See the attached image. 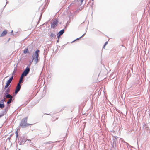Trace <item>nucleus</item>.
Returning <instances> with one entry per match:
<instances>
[{
  "instance_id": "nucleus-1",
  "label": "nucleus",
  "mask_w": 150,
  "mask_h": 150,
  "mask_svg": "<svg viewBox=\"0 0 150 150\" xmlns=\"http://www.w3.org/2000/svg\"><path fill=\"white\" fill-rule=\"evenodd\" d=\"M23 77L22 76H21L19 81V82L17 84V86L16 87V90L15 91V93L16 94L19 91L21 88V86L20 85V84L23 82Z\"/></svg>"
},
{
  "instance_id": "nucleus-2",
  "label": "nucleus",
  "mask_w": 150,
  "mask_h": 150,
  "mask_svg": "<svg viewBox=\"0 0 150 150\" xmlns=\"http://www.w3.org/2000/svg\"><path fill=\"white\" fill-rule=\"evenodd\" d=\"M40 51L38 50H37L35 52V54L34 56L33 55V60L35 59V60L36 62V64H37L39 60V53Z\"/></svg>"
},
{
  "instance_id": "nucleus-3",
  "label": "nucleus",
  "mask_w": 150,
  "mask_h": 150,
  "mask_svg": "<svg viewBox=\"0 0 150 150\" xmlns=\"http://www.w3.org/2000/svg\"><path fill=\"white\" fill-rule=\"evenodd\" d=\"M27 117H26L22 120L20 124V126L21 127H25L30 125V124L27 123Z\"/></svg>"
},
{
  "instance_id": "nucleus-4",
  "label": "nucleus",
  "mask_w": 150,
  "mask_h": 150,
  "mask_svg": "<svg viewBox=\"0 0 150 150\" xmlns=\"http://www.w3.org/2000/svg\"><path fill=\"white\" fill-rule=\"evenodd\" d=\"M30 71V69L27 68L22 73L21 76L23 77L26 76Z\"/></svg>"
},
{
  "instance_id": "nucleus-5",
  "label": "nucleus",
  "mask_w": 150,
  "mask_h": 150,
  "mask_svg": "<svg viewBox=\"0 0 150 150\" xmlns=\"http://www.w3.org/2000/svg\"><path fill=\"white\" fill-rule=\"evenodd\" d=\"M64 32V29H63L61 31H60L59 33H58L57 34V37L58 38V39H59V37L61 35H62L63 33Z\"/></svg>"
},
{
  "instance_id": "nucleus-6",
  "label": "nucleus",
  "mask_w": 150,
  "mask_h": 150,
  "mask_svg": "<svg viewBox=\"0 0 150 150\" xmlns=\"http://www.w3.org/2000/svg\"><path fill=\"white\" fill-rule=\"evenodd\" d=\"M7 33V31L6 30L4 31L0 35V37H3L6 35Z\"/></svg>"
},
{
  "instance_id": "nucleus-7",
  "label": "nucleus",
  "mask_w": 150,
  "mask_h": 150,
  "mask_svg": "<svg viewBox=\"0 0 150 150\" xmlns=\"http://www.w3.org/2000/svg\"><path fill=\"white\" fill-rule=\"evenodd\" d=\"M9 88H8L7 90H6V97L7 98H9V94H8L9 93V90L8 89Z\"/></svg>"
},
{
  "instance_id": "nucleus-8",
  "label": "nucleus",
  "mask_w": 150,
  "mask_h": 150,
  "mask_svg": "<svg viewBox=\"0 0 150 150\" xmlns=\"http://www.w3.org/2000/svg\"><path fill=\"white\" fill-rule=\"evenodd\" d=\"M9 85V80H8L6 83V85L5 86V89H6L8 87Z\"/></svg>"
},
{
  "instance_id": "nucleus-9",
  "label": "nucleus",
  "mask_w": 150,
  "mask_h": 150,
  "mask_svg": "<svg viewBox=\"0 0 150 150\" xmlns=\"http://www.w3.org/2000/svg\"><path fill=\"white\" fill-rule=\"evenodd\" d=\"M82 10V8H79L78 9L76 10V11L75 12V13H77L81 11Z\"/></svg>"
},
{
  "instance_id": "nucleus-10",
  "label": "nucleus",
  "mask_w": 150,
  "mask_h": 150,
  "mask_svg": "<svg viewBox=\"0 0 150 150\" xmlns=\"http://www.w3.org/2000/svg\"><path fill=\"white\" fill-rule=\"evenodd\" d=\"M28 52V48H25L24 51V53L26 54Z\"/></svg>"
},
{
  "instance_id": "nucleus-11",
  "label": "nucleus",
  "mask_w": 150,
  "mask_h": 150,
  "mask_svg": "<svg viewBox=\"0 0 150 150\" xmlns=\"http://www.w3.org/2000/svg\"><path fill=\"white\" fill-rule=\"evenodd\" d=\"M5 100H2L1 101H0V104H4V102Z\"/></svg>"
},
{
  "instance_id": "nucleus-12",
  "label": "nucleus",
  "mask_w": 150,
  "mask_h": 150,
  "mask_svg": "<svg viewBox=\"0 0 150 150\" xmlns=\"http://www.w3.org/2000/svg\"><path fill=\"white\" fill-rule=\"evenodd\" d=\"M4 107V104H0V108H3Z\"/></svg>"
},
{
  "instance_id": "nucleus-13",
  "label": "nucleus",
  "mask_w": 150,
  "mask_h": 150,
  "mask_svg": "<svg viewBox=\"0 0 150 150\" xmlns=\"http://www.w3.org/2000/svg\"><path fill=\"white\" fill-rule=\"evenodd\" d=\"M57 21H54L53 22V25L54 24V26L56 25H57Z\"/></svg>"
},
{
  "instance_id": "nucleus-14",
  "label": "nucleus",
  "mask_w": 150,
  "mask_h": 150,
  "mask_svg": "<svg viewBox=\"0 0 150 150\" xmlns=\"http://www.w3.org/2000/svg\"><path fill=\"white\" fill-rule=\"evenodd\" d=\"M13 30H12L11 31V33L12 34H13V35H15L16 34L17 32H15L14 33H13Z\"/></svg>"
},
{
  "instance_id": "nucleus-15",
  "label": "nucleus",
  "mask_w": 150,
  "mask_h": 150,
  "mask_svg": "<svg viewBox=\"0 0 150 150\" xmlns=\"http://www.w3.org/2000/svg\"><path fill=\"white\" fill-rule=\"evenodd\" d=\"M54 36V34L53 33H51L50 35V37H53Z\"/></svg>"
},
{
  "instance_id": "nucleus-16",
  "label": "nucleus",
  "mask_w": 150,
  "mask_h": 150,
  "mask_svg": "<svg viewBox=\"0 0 150 150\" xmlns=\"http://www.w3.org/2000/svg\"><path fill=\"white\" fill-rule=\"evenodd\" d=\"M10 103L11 102V100H12V96L11 95H10Z\"/></svg>"
},
{
  "instance_id": "nucleus-17",
  "label": "nucleus",
  "mask_w": 150,
  "mask_h": 150,
  "mask_svg": "<svg viewBox=\"0 0 150 150\" xmlns=\"http://www.w3.org/2000/svg\"><path fill=\"white\" fill-rule=\"evenodd\" d=\"M108 44V42H106L105 44L104 45V46H103V48H105V46H106V45H107V44Z\"/></svg>"
},
{
  "instance_id": "nucleus-18",
  "label": "nucleus",
  "mask_w": 150,
  "mask_h": 150,
  "mask_svg": "<svg viewBox=\"0 0 150 150\" xmlns=\"http://www.w3.org/2000/svg\"><path fill=\"white\" fill-rule=\"evenodd\" d=\"M13 76L11 77L10 78V83L11 82V81H12V80L13 79Z\"/></svg>"
},
{
  "instance_id": "nucleus-19",
  "label": "nucleus",
  "mask_w": 150,
  "mask_h": 150,
  "mask_svg": "<svg viewBox=\"0 0 150 150\" xmlns=\"http://www.w3.org/2000/svg\"><path fill=\"white\" fill-rule=\"evenodd\" d=\"M16 136L17 137H18V132H17V131H16Z\"/></svg>"
},
{
  "instance_id": "nucleus-20",
  "label": "nucleus",
  "mask_w": 150,
  "mask_h": 150,
  "mask_svg": "<svg viewBox=\"0 0 150 150\" xmlns=\"http://www.w3.org/2000/svg\"><path fill=\"white\" fill-rule=\"evenodd\" d=\"M7 103L8 104H9V99L8 101L7 102Z\"/></svg>"
},
{
  "instance_id": "nucleus-21",
  "label": "nucleus",
  "mask_w": 150,
  "mask_h": 150,
  "mask_svg": "<svg viewBox=\"0 0 150 150\" xmlns=\"http://www.w3.org/2000/svg\"><path fill=\"white\" fill-rule=\"evenodd\" d=\"M80 1H81V2L82 3L83 1V0H80Z\"/></svg>"
},
{
  "instance_id": "nucleus-22",
  "label": "nucleus",
  "mask_w": 150,
  "mask_h": 150,
  "mask_svg": "<svg viewBox=\"0 0 150 150\" xmlns=\"http://www.w3.org/2000/svg\"><path fill=\"white\" fill-rule=\"evenodd\" d=\"M85 34H84L81 37H82Z\"/></svg>"
},
{
  "instance_id": "nucleus-23",
  "label": "nucleus",
  "mask_w": 150,
  "mask_h": 150,
  "mask_svg": "<svg viewBox=\"0 0 150 150\" xmlns=\"http://www.w3.org/2000/svg\"><path fill=\"white\" fill-rule=\"evenodd\" d=\"M79 39V38H77V40H78Z\"/></svg>"
},
{
  "instance_id": "nucleus-24",
  "label": "nucleus",
  "mask_w": 150,
  "mask_h": 150,
  "mask_svg": "<svg viewBox=\"0 0 150 150\" xmlns=\"http://www.w3.org/2000/svg\"><path fill=\"white\" fill-rule=\"evenodd\" d=\"M74 42V41H73L72 42Z\"/></svg>"
},
{
  "instance_id": "nucleus-25",
  "label": "nucleus",
  "mask_w": 150,
  "mask_h": 150,
  "mask_svg": "<svg viewBox=\"0 0 150 150\" xmlns=\"http://www.w3.org/2000/svg\"><path fill=\"white\" fill-rule=\"evenodd\" d=\"M75 40H74V41H75Z\"/></svg>"
},
{
  "instance_id": "nucleus-26",
  "label": "nucleus",
  "mask_w": 150,
  "mask_h": 150,
  "mask_svg": "<svg viewBox=\"0 0 150 150\" xmlns=\"http://www.w3.org/2000/svg\"><path fill=\"white\" fill-rule=\"evenodd\" d=\"M75 40H74V41H75Z\"/></svg>"
}]
</instances>
